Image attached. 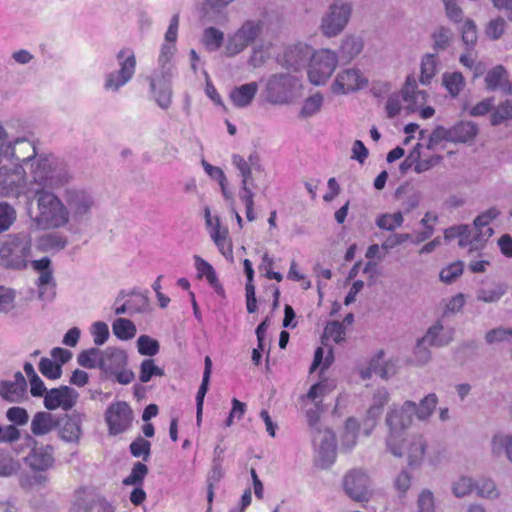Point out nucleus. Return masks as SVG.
I'll use <instances>...</instances> for the list:
<instances>
[{"label": "nucleus", "mask_w": 512, "mask_h": 512, "mask_svg": "<svg viewBox=\"0 0 512 512\" xmlns=\"http://www.w3.org/2000/svg\"><path fill=\"white\" fill-rule=\"evenodd\" d=\"M508 285L505 283H493L481 287L476 291V299L485 303L498 302L507 292Z\"/></svg>", "instance_id": "35"}, {"label": "nucleus", "mask_w": 512, "mask_h": 512, "mask_svg": "<svg viewBox=\"0 0 512 512\" xmlns=\"http://www.w3.org/2000/svg\"><path fill=\"white\" fill-rule=\"evenodd\" d=\"M83 414L72 412L65 414L56 421L60 438L69 443H77L82 435Z\"/></svg>", "instance_id": "20"}, {"label": "nucleus", "mask_w": 512, "mask_h": 512, "mask_svg": "<svg viewBox=\"0 0 512 512\" xmlns=\"http://www.w3.org/2000/svg\"><path fill=\"white\" fill-rule=\"evenodd\" d=\"M485 83L488 90L500 89L505 94H512V84L508 81L507 71L501 65L487 73Z\"/></svg>", "instance_id": "29"}, {"label": "nucleus", "mask_w": 512, "mask_h": 512, "mask_svg": "<svg viewBox=\"0 0 512 512\" xmlns=\"http://www.w3.org/2000/svg\"><path fill=\"white\" fill-rule=\"evenodd\" d=\"M311 436L314 446L318 448V457L321 462V466L324 468L329 467L336 457L335 434L332 430L325 428L315 430Z\"/></svg>", "instance_id": "17"}, {"label": "nucleus", "mask_w": 512, "mask_h": 512, "mask_svg": "<svg viewBox=\"0 0 512 512\" xmlns=\"http://www.w3.org/2000/svg\"><path fill=\"white\" fill-rule=\"evenodd\" d=\"M130 452L134 457H142L147 461L151 454V443L139 436L130 444Z\"/></svg>", "instance_id": "61"}, {"label": "nucleus", "mask_w": 512, "mask_h": 512, "mask_svg": "<svg viewBox=\"0 0 512 512\" xmlns=\"http://www.w3.org/2000/svg\"><path fill=\"white\" fill-rule=\"evenodd\" d=\"M39 371L43 376L49 379H58L61 377L62 368L49 358H42L39 363Z\"/></svg>", "instance_id": "62"}, {"label": "nucleus", "mask_w": 512, "mask_h": 512, "mask_svg": "<svg viewBox=\"0 0 512 512\" xmlns=\"http://www.w3.org/2000/svg\"><path fill=\"white\" fill-rule=\"evenodd\" d=\"M117 66L115 71L109 72L104 78V89L117 92L134 77L136 72V56L131 48H122L116 54Z\"/></svg>", "instance_id": "9"}, {"label": "nucleus", "mask_w": 512, "mask_h": 512, "mask_svg": "<svg viewBox=\"0 0 512 512\" xmlns=\"http://www.w3.org/2000/svg\"><path fill=\"white\" fill-rule=\"evenodd\" d=\"M270 58L269 46L263 43L257 44L253 47L248 64L253 68L263 66Z\"/></svg>", "instance_id": "53"}, {"label": "nucleus", "mask_w": 512, "mask_h": 512, "mask_svg": "<svg viewBox=\"0 0 512 512\" xmlns=\"http://www.w3.org/2000/svg\"><path fill=\"white\" fill-rule=\"evenodd\" d=\"M426 449L427 442L422 435L416 434L411 436L406 448L407 462L409 467L417 468L422 464Z\"/></svg>", "instance_id": "28"}, {"label": "nucleus", "mask_w": 512, "mask_h": 512, "mask_svg": "<svg viewBox=\"0 0 512 512\" xmlns=\"http://www.w3.org/2000/svg\"><path fill=\"white\" fill-rule=\"evenodd\" d=\"M132 419V410L123 401L112 403L105 412L108 432L113 436L126 432L131 427Z\"/></svg>", "instance_id": "12"}, {"label": "nucleus", "mask_w": 512, "mask_h": 512, "mask_svg": "<svg viewBox=\"0 0 512 512\" xmlns=\"http://www.w3.org/2000/svg\"><path fill=\"white\" fill-rule=\"evenodd\" d=\"M32 268L38 273L36 285L38 288V297L44 301H51L56 294V281L53 276L51 260L43 257L31 262Z\"/></svg>", "instance_id": "14"}, {"label": "nucleus", "mask_w": 512, "mask_h": 512, "mask_svg": "<svg viewBox=\"0 0 512 512\" xmlns=\"http://www.w3.org/2000/svg\"><path fill=\"white\" fill-rule=\"evenodd\" d=\"M368 84V79L356 68H347L339 72L331 85V91L335 95H346L363 89Z\"/></svg>", "instance_id": "15"}, {"label": "nucleus", "mask_w": 512, "mask_h": 512, "mask_svg": "<svg viewBox=\"0 0 512 512\" xmlns=\"http://www.w3.org/2000/svg\"><path fill=\"white\" fill-rule=\"evenodd\" d=\"M211 365H212L211 359L207 356L205 358V369H204V373H203L202 383H201L199 390L197 392V395H196V406H197L196 418H197L198 423L201 421L203 401H204V397H205V394L208 389V383H209V378H210V373H211Z\"/></svg>", "instance_id": "41"}, {"label": "nucleus", "mask_w": 512, "mask_h": 512, "mask_svg": "<svg viewBox=\"0 0 512 512\" xmlns=\"http://www.w3.org/2000/svg\"><path fill=\"white\" fill-rule=\"evenodd\" d=\"M56 421L49 412H37L31 421V431L35 436L46 435L56 427Z\"/></svg>", "instance_id": "34"}, {"label": "nucleus", "mask_w": 512, "mask_h": 512, "mask_svg": "<svg viewBox=\"0 0 512 512\" xmlns=\"http://www.w3.org/2000/svg\"><path fill=\"white\" fill-rule=\"evenodd\" d=\"M16 143L24 145L32 152V155L23 158L28 178L27 193L56 190L72 179V174L63 160L53 154H38L35 144L25 139H18Z\"/></svg>", "instance_id": "1"}, {"label": "nucleus", "mask_w": 512, "mask_h": 512, "mask_svg": "<svg viewBox=\"0 0 512 512\" xmlns=\"http://www.w3.org/2000/svg\"><path fill=\"white\" fill-rule=\"evenodd\" d=\"M451 132L450 128L446 129L443 126H437L431 134L428 136V141L426 144V148L428 150H435L438 145H440L443 141L451 142Z\"/></svg>", "instance_id": "58"}, {"label": "nucleus", "mask_w": 512, "mask_h": 512, "mask_svg": "<svg viewBox=\"0 0 512 512\" xmlns=\"http://www.w3.org/2000/svg\"><path fill=\"white\" fill-rule=\"evenodd\" d=\"M438 65L437 55L434 53H427L421 60V74L419 81L423 85H429L436 75Z\"/></svg>", "instance_id": "38"}, {"label": "nucleus", "mask_w": 512, "mask_h": 512, "mask_svg": "<svg viewBox=\"0 0 512 512\" xmlns=\"http://www.w3.org/2000/svg\"><path fill=\"white\" fill-rule=\"evenodd\" d=\"M312 50L310 45L302 42L289 45L278 58V62L282 67L297 72L309 65Z\"/></svg>", "instance_id": "16"}, {"label": "nucleus", "mask_w": 512, "mask_h": 512, "mask_svg": "<svg viewBox=\"0 0 512 512\" xmlns=\"http://www.w3.org/2000/svg\"><path fill=\"white\" fill-rule=\"evenodd\" d=\"M53 191L28 193L37 203L38 214L35 221L39 227L44 229L61 228L69 222L65 201H62Z\"/></svg>", "instance_id": "4"}, {"label": "nucleus", "mask_w": 512, "mask_h": 512, "mask_svg": "<svg viewBox=\"0 0 512 512\" xmlns=\"http://www.w3.org/2000/svg\"><path fill=\"white\" fill-rule=\"evenodd\" d=\"M465 78L461 72H445L442 75V85L452 98H456L465 87Z\"/></svg>", "instance_id": "37"}, {"label": "nucleus", "mask_w": 512, "mask_h": 512, "mask_svg": "<svg viewBox=\"0 0 512 512\" xmlns=\"http://www.w3.org/2000/svg\"><path fill=\"white\" fill-rule=\"evenodd\" d=\"M475 490L478 497L488 500H496L501 495L496 483L491 478H482L476 481Z\"/></svg>", "instance_id": "44"}, {"label": "nucleus", "mask_w": 512, "mask_h": 512, "mask_svg": "<svg viewBox=\"0 0 512 512\" xmlns=\"http://www.w3.org/2000/svg\"><path fill=\"white\" fill-rule=\"evenodd\" d=\"M224 18V0H202L201 19L205 23H218Z\"/></svg>", "instance_id": "33"}, {"label": "nucleus", "mask_w": 512, "mask_h": 512, "mask_svg": "<svg viewBox=\"0 0 512 512\" xmlns=\"http://www.w3.org/2000/svg\"><path fill=\"white\" fill-rule=\"evenodd\" d=\"M415 402L405 401L402 405H393L386 414L385 424L388 428L385 439L387 450L395 457H403L405 432L413 422Z\"/></svg>", "instance_id": "3"}, {"label": "nucleus", "mask_w": 512, "mask_h": 512, "mask_svg": "<svg viewBox=\"0 0 512 512\" xmlns=\"http://www.w3.org/2000/svg\"><path fill=\"white\" fill-rule=\"evenodd\" d=\"M259 86L257 82H250L234 87L230 93L229 98L232 104L237 108H244L249 106L255 95L257 94Z\"/></svg>", "instance_id": "27"}, {"label": "nucleus", "mask_w": 512, "mask_h": 512, "mask_svg": "<svg viewBox=\"0 0 512 512\" xmlns=\"http://www.w3.org/2000/svg\"><path fill=\"white\" fill-rule=\"evenodd\" d=\"M148 474V467L142 462H136L130 474L124 478L123 484L125 486H142L144 478Z\"/></svg>", "instance_id": "51"}, {"label": "nucleus", "mask_w": 512, "mask_h": 512, "mask_svg": "<svg viewBox=\"0 0 512 512\" xmlns=\"http://www.w3.org/2000/svg\"><path fill=\"white\" fill-rule=\"evenodd\" d=\"M389 399V393L384 388L378 389L373 395L372 403L367 410L362 424L366 435H370L375 428L377 421L382 414L383 407L388 403Z\"/></svg>", "instance_id": "21"}, {"label": "nucleus", "mask_w": 512, "mask_h": 512, "mask_svg": "<svg viewBox=\"0 0 512 512\" xmlns=\"http://www.w3.org/2000/svg\"><path fill=\"white\" fill-rule=\"evenodd\" d=\"M114 335L123 341L130 340L136 335L135 324L126 318H117L112 324Z\"/></svg>", "instance_id": "42"}, {"label": "nucleus", "mask_w": 512, "mask_h": 512, "mask_svg": "<svg viewBox=\"0 0 512 512\" xmlns=\"http://www.w3.org/2000/svg\"><path fill=\"white\" fill-rule=\"evenodd\" d=\"M490 453L494 459L506 458L512 463V434H494L490 441Z\"/></svg>", "instance_id": "25"}, {"label": "nucleus", "mask_w": 512, "mask_h": 512, "mask_svg": "<svg viewBox=\"0 0 512 512\" xmlns=\"http://www.w3.org/2000/svg\"><path fill=\"white\" fill-rule=\"evenodd\" d=\"M223 41V33L214 28L208 27L203 32L202 42L209 51L217 50Z\"/></svg>", "instance_id": "56"}, {"label": "nucleus", "mask_w": 512, "mask_h": 512, "mask_svg": "<svg viewBox=\"0 0 512 512\" xmlns=\"http://www.w3.org/2000/svg\"><path fill=\"white\" fill-rule=\"evenodd\" d=\"M353 13V4L347 0H334L323 14L319 26L327 38L340 35L348 26Z\"/></svg>", "instance_id": "7"}, {"label": "nucleus", "mask_w": 512, "mask_h": 512, "mask_svg": "<svg viewBox=\"0 0 512 512\" xmlns=\"http://www.w3.org/2000/svg\"><path fill=\"white\" fill-rule=\"evenodd\" d=\"M90 333L93 337L94 344L103 345L109 338V328L105 322L97 321L91 325Z\"/></svg>", "instance_id": "64"}, {"label": "nucleus", "mask_w": 512, "mask_h": 512, "mask_svg": "<svg viewBox=\"0 0 512 512\" xmlns=\"http://www.w3.org/2000/svg\"><path fill=\"white\" fill-rule=\"evenodd\" d=\"M469 232V225L461 224L453 227H449L444 232V237L446 240H452L455 238H459V246L460 247H468L471 241H468L466 238V233Z\"/></svg>", "instance_id": "59"}, {"label": "nucleus", "mask_w": 512, "mask_h": 512, "mask_svg": "<svg viewBox=\"0 0 512 512\" xmlns=\"http://www.w3.org/2000/svg\"><path fill=\"white\" fill-rule=\"evenodd\" d=\"M403 222L404 218L401 211L393 214H381L376 219V225L378 228L388 231H393L395 228L402 226Z\"/></svg>", "instance_id": "50"}, {"label": "nucleus", "mask_w": 512, "mask_h": 512, "mask_svg": "<svg viewBox=\"0 0 512 512\" xmlns=\"http://www.w3.org/2000/svg\"><path fill=\"white\" fill-rule=\"evenodd\" d=\"M102 350L90 348L79 353L77 361L80 366L88 369L99 368L101 363Z\"/></svg>", "instance_id": "47"}, {"label": "nucleus", "mask_w": 512, "mask_h": 512, "mask_svg": "<svg viewBox=\"0 0 512 512\" xmlns=\"http://www.w3.org/2000/svg\"><path fill=\"white\" fill-rule=\"evenodd\" d=\"M15 208L7 202H0V233L10 229L16 221Z\"/></svg>", "instance_id": "52"}, {"label": "nucleus", "mask_w": 512, "mask_h": 512, "mask_svg": "<svg viewBox=\"0 0 512 512\" xmlns=\"http://www.w3.org/2000/svg\"><path fill=\"white\" fill-rule=\"evenodd\" d=\"M512 340V329L498 327L488 331L485 335V341L488 344L501 343L504 341L511 342Z\"/></svg>", "instance_id": "63"}, {"label": "nucleus", "mask_w": 512, "mask_h": 512, "mask_svg": "<svg viewBox=\"0 0 512 512\" xmlns=\"http://www.w3.org/2000/svg\"><path fill=\"white\" fill-rule=\"evenodd\" d=\"M437 403H438L437 395L435 393L428 394L420 401L419 405H417L415 403L414 415L419 420L428 419L431 416V414L433 413L434 409L436 408Z\"/></svg>", "instance_id": "46"}, {"label": "nucleus", "mask_w": 512, "mask_h": 512, "mask_svg": "<svg viewBox=\"0 0 512 512\" xmlns=\"http://www.w3.org/2000/svg\"><path fill=\"white\" fill-rule=\"evenodd\" d=\"M26 379L21 372L14 375L13 380L0 382V396L11 403L20 402L26 391Z\"/></svg>", "instance_id": "22"}, {"label": "nucleus", "mask_w": 512, "mask_h": 512, "mask_svg": "<svg viewBox=\"0 0 512 512\" xmlns=\"http://www.w3.org/2000/svg\"><path fill=\"white\" fill-rule=\"evenodd\" d=\"M454 334V328L448 327L445 329L441 322H436L423 336V342H427L430 346L443 347L453 340Z\"/></svg>", "instance_id": "23"}, {"label": "nucleus", "mask_w": 512, "mask_h": 512, "mask_svg": "<svg viewBox=\"0 0 512 512\" xmlns=\"http://www.w3.org/2000/svg\"><path fill=\"white\" fill-rule=\"evenodd\" d=\"M268 13L262 14V18L245 20L241 26L226 41V56H234L244 51L255 42L263 33L265 20Z\"/></svg>", "instance_id": "8"}, {"label": "nucleus", "mask_w": 512, "mask_h": 512, "mask_svg": "<svg viewBox=\"0 0 512 512\" xmlns=\"http://www.w3.org/2000/svg\"><path fill=\"white\" fill-rule=\"evenodd\" d=\"M63 199L68 212V220L71 219L76 223L88 220L98 203L92 189L80 186L65 189Z\"/></svg>", "instance_id": "6"}, {"label": "nucleus", "mask_w": 512, "mask_h": 512, "mask_svg": "<svg viewBox=\"0 0 512 512\" xmlns=\"http://www.w3.org/2000/svg\"><path fill=\"white\" fill-rule=\"evenodd\" d=\"M452 143L472 142L478 134V126L472 121H460L450 128Z\"/></svg>", "instance_id": "32"}, {"label": "nucleus", "mask_w": 512, "mask_h": 512, "mask_svg": "<svg viewBox=\"0 0 512 512\" xmlns=\"http://www.w3.org/2000/svg\"><path fill=\"white\" fill-rule=\"evenodd\" d=\"M25 175L22 165L0 167V196L18 197L23 191Z\"/></svg>", "instance_id": "13"}, {"label": "nucleus", "mask_w": 512, "mask_h": 512, "mask_svg": "<svg viewBox=\"0 0 512 512\" xmlns=\"http://www.w3.org/2000/svg\"><path fill=\"white\" fill-rule=\"evenodd\" d=\"M508 120H512L511 100H505L494 109L490 117V123L492 126H498Z\"/></svg>", "instance_id": "48"}, {"label": "nucleus", "mask_w": 512, "mask_h": 512, "mask_svg": "<svg viewBox=\"0 0 512 512\" xmlns=\"http://www.w3.org/2000/svg\"><path fill=\"white\" fill-rule=\"evenodd\" d=\"M164 371L157 365L153 359H145L140 365L139 380L143 383L149 382L153 376H163Z\"/></svg>", "instance_id": "55"}, {"label": "nucleus", "mask_w": 512, "mask_h": 512, "mask_svg": "<svg viewBox=\"0 0 512 512\" xmlns=\"http://www.w3.org/2000/svg\"><path fill=\"white\" fill-rule=\"evenodd\" d=\"M359 424L358 421L350 417L346 420L344 431L341 435V447L347 451L351 450L357 443Z\"/></svg>", "instance_id": "39"}, {"label": "nucleus", "mask_w": 512, "mask_h": 512, "mask_svg": "<svg viewBox=\"0 0 512 512\" xmlns=\"http://www.w3.org/2000/svg\"><path fill=\"white\" fill-rule=\"evenodd\" d=\"M31 252L32 238L30 234H10L0 241V265L13 269L26 268Z\"/></svg>", "instance_id": "5"}, {"label": "nucleus", "mask_w": 512, "mask_h": 512, "mask_svg": "<svg viewBox=\"0 0 512 512\" xmlns=\"http://www.w3.org/2000/svg\"><path fill=\"white\" fill-rule=\"evenodd\" d=\"M476 481L469 476H459L451 482V492L459 499L465 498L475 490Z\"/></svg>", "instance_id": "40"}, {"label": "nucleus", "mask_w": 512, "mask_h": 512, "mask_svg": "<svg viewBox=\"0 0 512 512\" xmlns=\"http://www.w3.org/2000/svg\"><path fill=\"white\" fill-rule=\"evenodd\" d=\"M204 218L206 229L217 246L219 252L224 255V238L221 236V217L219 214H213L211 209L206 206L204 208Z\"/></svg>", "instance_id": "31"}, {"label": "nucleus", "mask_w": 512, "mask_h": 512, "mask_svg": "<svg viewBox=\"0 0 512 512\" xmlns=\"http://www.w3.org/2000/svg\"><path fill=\"white\" fill-rule=\"evenodd\" d=\"M30 467L37 471H44L52 466L53 457L51 454L44 451H34L28 458Z\"/></svg>", "instance_id": "49"}, {"label": "nucleus", "mask_w": 512, "mask_h": 512, "mask_svg": "<svg viewBox=\"0 0 512 512\" xmlns=\"http://www.w3.org/2000/svg\"><path fill=\"white\" fill-rule=\"evenodd\" d=\"M453 32L445 26L437 27L431 34L433 49L437 52L446 50L452 41Z\"/></svg>", "instance_id": "43"}, {"label": "nucleus", "mask_w": 512, "mask_h": 512, "mask_svg": "<svg viewBox=\"0 0 512 512\" xmlns=\"http://www.w3.org/2000/svg\"><path fill=\"white\" fill-rule=\"evenodd\" d=\"M178 27L179 15L175 14L171 17L165 33L157 60V68L147 78L151 95L162 109L169 108L172 99L171 82L174 76L172 59L177 50Z\"/></svg>", "instance_id": "2"}, {"label": "nucleus", "mask_w": 512, "mask_h": 512, "mask_svg": "<svg viewBox=\"0 0 512 512\" xmlns=\"http://www.w3.org/2000/svg\"><path fill=\"white\" fill-rule=\"evenodd\" d=\"M126 363L125 353L114 347L102 350L100 369L106 374L116 373Z\"/></svg>", "instance_id": "26"}, {"label": "nucleus", "mask_w": 512, "mask_h": 512, "mask_svg": "<svg viewBox=\"0 0 512 512\" xmlns=\"http://www.w3.org/2000/svg\"><path fill=\"white\" fill-rule=\"evenodd\" d=\"M194 266L198 279L205 280L217 294L223 293V288L217 277L216 271L210 263L205 261L202 257L195 255Z\"/></svg>", "instance_id": "24"}, {"label": "nucleus", "mask_w": 512, "mask_h": 512, "mask_svg": "<svg viewBox=\"0 0 512 512\" xmlns=\"http://www.w3.org/2000/svg\"><path fill=\"white\" fill-rule=\"evenodd\" d=\"M494 231L492 228L477 229L474 225L469 226V232L466 233V238L471 243L468 245L470 250H477L481 248L484 243L493 235Z\"/></svg>", "instance_id": "45"}, {"label": "nucleus", "mask_w": 512, "mask_h": 512, "mask_svg": "<svg viewBox=\"0 0 512 512\" xmlns=\"http://www.w3.org/2000/svg\"><path fill=\"white\" fill-rule=\"evenodd\" d=\"M78 398L79 393L75 389L69 386H60L46 392L44 406L48 410L61 408L64 411H68L76 405Z\"/></svg>", "instance_id": "19"}, {"label": "nucleus", "mask_w": 512, "mask_h": 512, "mask_svg": "<svg viewBox=\"0 0 512 512\" xmlns=\"http://www.w3.org/2000/svg\"><path fill=\"white\" fill-rule=\"evenodd\" d=\"M221 478H222V460L220 459L219 456H217L214 459L212 471L208 477L207 499H208L209 503H211L213 500V496H214L213 488L221 480Z\"/></svg>", "instance_id": "60"}, {"label": "nucleus", "mask_w": 512, "mask_h": 512, "mask_svg": "<svg viewBox=\"0 0 512 512\" xmlns=\"http://www.w3.org/2000/svg\"><path fill=\"white\" fill-rule=\"evenodd\" d=\"M297 86V78L289 73L272 74L265 87L268 102L272 104L289 103Z\"/></svg>", "instance_id": "10"}, {"label": "nucleus", "mask_w": 512, "mask_h": 512, "mask_svg": "<svg viewBox=\"0 0 512 512\" xmlns=\"http://www.w3.org/2000/svg\"><path fill=\"white\" fill-rule=\"evenodd\" d=\"M137 349L141 355L155 356L160 349L159 342L148 335H141L137 339Z\"/></svg>", "instance_id": "57"}, {"label": "nucleus", "mask_w": 512, "mask_h": 512, "mask_svg": "<svg viewBox=\"0 0 512 512\" xmlns=\"http://www.w3.org/2000/svg\"><path fill=\"white\" fill-rule=\"evenodd\" d=\"M364 48V41L361 36L349 34L346 35L339 48V58L345 62L355 59Z\"/></svg>", "instance_id": "30"}, {"label": "nucleus", "mask_w": 512, "mask_h": 512, "mask_svg": "<svg viewBox=\"0 0 512 512\" xmlns=\"http://www.w3.org/2000/svg\"><path fill=\"white\" fill-rule=\"evenodd\" d=\"M338 62L337 54L329 49L313 52L309 61L308 78L314 85L324 84L334 72Z\"/></svg>", "instance_id": "11"}, {"label": "nucleus", "mask_w": 512, "mask_h": 512, "mask_svg": "<svg viewBox=\"0 0 512 512\" xmlns=\"http://www.w3.org/2000/svg\"><path fill=\"white\" fill-rule=\"evenodd\" d=\"M401 94L405 102H410L414 104H422L426 101L427 98L426 91L418 90L417 81L413 75L407 76Z\"/></svg>", "instance_id": "36"}, {"label": "nucleus", "mask_w": 512, "mask_h": 512, "mask_svg": "<svg viewBox=\"0 0 512 512\" xmlns=\"http://www.w3.org/2000/svg\"><path fill=\"white\" fill-rule=\"evenodd\" d=\"M345 493L354 501L369 499V477L362 470H352L343 479Z\"/></svg>", "instance_id": "18"}, {"label": "nucleus", "mask_w": 512, "mask_h": 512, "mask_svg": "<svg viewBox=\"0 0 512 512\" xmlns=\"http://www.w3.org/2000/svg\"><path fill=\"white\" fill-rule=\"evenodd\" d=\"M323 104V96L318 92L304 100L300 110V116L303 118L311 117L320 111Z\"/></svg>", "instance_id": "54"}]
</instances>
